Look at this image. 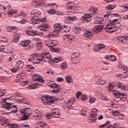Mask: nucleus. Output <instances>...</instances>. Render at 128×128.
I'll list each match as a JSON object with an SVG mask.
<instances>
[{
  "instance_id": "35",
  "label": "nucleus",
  "mask_w": 128,
  "mask_h": 128,
  "mask_svg": "<svg viewBox=\"0 0 128 128\" xmlns=\"http://www.w3.org/2000/svg\"><path fill=\"white\" fill-rule=\"evenodd\" d=\"M9 10L8 11V14L10 16H12L14 14H16V11L14 10L12 8H9Z\"/></svg>"
},
{
  "instance_id": "41",
  "label": "nucleus",
  "mask_w": 128,
  "mask_h": 128,
  "mask_svg": "<svg viewBox=\"0 0 128 128\" xmlns=\"http://www.w3.org/2000/svg\"><path fill=\"white\" fill-rule=\"evenodd\" d=\"M70 6L68 7L69 10H74V8H76V6L74 5V4L72 3V2H69Z\"/></svg>"
},
{
  "instance_id": "16",
  "label": "nucleus",
  "mask_w": 128,
  "mask_h": 128,
  "mask_svg": "<svg viewBox=\"0 0 128 128\" xmlns=\"http://www.w3.org/2000/svg\"><path fill=\"white\" fill-rule=\"evenodd\" d=\"M46 20V18H34L32 20V24H38L40 22H44Z\"/></svg>"
},
{
  "instance_id": "62",
  "label": "nucleus",
  "mask_w": 128,
  "mask_h": 128,
  "mask_svg": "<svg viewBox=\"0 0 128 128\" xmlns=\"http://www.w3.org/2000/svg\"><path fill=\"white\" fill-rule=\"evenodd\" d=\"M41 12L40 10L35 9V14H40Z\"/></svg>"
},
{
  "instance_id": "26",
  "label": "nucleus",
  "mask_w": 128,
  "mask_h": 128,
  "mask_svg": "<svg viewBox=\"0 0 128 128\" xmlns=\"http://www.w3.org/2000/svg\"><path fill=\"white\" fill-rule=\"evenodd\" d=\"M76 16H68L66 18V20H65V22H66L67 24H69V22H70L72 20H76Z\"/></svg>"
},
{
  "instance_id": "56",
  "label": "nucleus",
  "mask_w": 128,
  "mask_h": 128,
  "mask_svg": "<svg viewBox=\"0 0 128 128\" xmlns=\"http://www.w3.org/2000/svg\"><path fill=\"white\" fill-rule=\"evenodd\" d=\"M110 59L112 62H114V60H116V56H110Z\"/></svg>"
},
{
  "instance_id": "25",
  "label": "nucleus",
  "mask_w": 128,
  "mask_h": 128,
  "mask_svg": "<svg viewBox=\"0 0 128 128\" xmlns=\"http://www.w3.org/2000/svg\"><path fill=\"white\" fill-rule=\"evenodd\" d=\"M128 40V36H120L118 38V40L119 42H126V41Z\"/></svg>"
},
{
  "instance_id": "45",
  "label": "nucleus",
  "mask_w": 128,
  "mask_h": 128,
  "mask_svg": "<svg viewBox=\"0 0 128 128\" xmlns=\"http://www.w3.org/2000/svg\"><path fill=\"white\" fill-rule=\"evenodd\" d=\"M52 111L50 113H48L46 114V117L47 118L48 120L52 118Z\"/></svg>"
},
{
  "instance_id": "13",
  "label": "nucleus",
  "mask_w": 128,
  "mask_h": 128,
  "mask_svg": "<svg viewBox=\"0 0 128 128\" xmlns=\"http://www.w3.org/2000/svg\"><path fill=\"white\" fill-rule=\"evenodd\" d=\"M98 109H92L91 110L90 116L92 118V120H98Z\"/></svg>"
},
{
  "instance_id": "33",
  "label": "nucleus",
  "mask_w": 128,
  "mask_h": 128,
  "mask_svg": "<svg viewBox=\"0 0 128 128\" xmlns=\"http://www.w3.org/2000/svg\"><path fill=\"white\" fill-rule=\"evenodd\" d=\"M52 116L53 118H58V116H60V114L58 112H56V110H52Z\"/></svg>"
},
{
  "instance_id": "1",
  "label": "nucleus",
  "mask_w": 128,
  "mask_h": 128,
  "mask_svg": "<svg viewBox=\"0 0 128 128\" xmlns=\"http://www.w3.org/2000/svg\"><path fill=\"white\" fill-rule=\"evenodd\" d=\"M28 62H30L31 64H33L36 66L40 62H48L50 64H52L54 62L58 63L60 62H62V58H55L54 60L52 59V56L50 53H42V54H38L36 53L32 55L28 59Z\"/></svg>"
},
{
  "instance_id": "19",
  "label": "nucleus",
  "mask_w": 128,
  "mask_h": 128,
  "mask_svg": "<svg viewBox=\"0 0 128 128\" xmlns=\"http://www.w3.org/2000/svg\"><path fill=\"white\" fill-rule=\"evenodd\" d=\"M33 116H34L36 118H37V120H40L42 118V114L40 112L36 110L32 112Z\"/></svg>"
},
{
  "instance_id": "64",
  "label": "nucleus",
  "mask_w": 128,
  "mask_h": 128,
  "mask_svg": "<svg viewBox=\"0 0 128 128\" xmlns=\"http://www.w3.org/2000/svg\"><path fill=\"white\" fill-rule=\"evenodd\" d=\"M122 20H128V15H126L122 17Z\"/></svg>"
},
{
  "instance_id": "44",
  "label": "nucleus",
  "mask_w": 128,
  "mask_h": 128,
  "mask_svg": "<svg viewBox=\"0 0 128 128\" xmlns=\"http://www.w3.org/2000/svg\"><path fill=\"white\" fill-rule=\"evenodd\" d=\"M81 98L82 102H86L88 100V96L84 94L81 96Z\"/></svg>"
},
{
  "instance_id": "14",
  "label": "nucleus",
  "mask_w": 128,
  "mask_h": 128,
  "mask_svg": "<svg viewBox=\"0 0 128 128\" xmlns=\"http://www.w3.org/2000/svg\"><path fill=\"white\" fill-rule=\"evenodd\" d=\"M81 20H84V22H90L92 20V15L90 14H85L81 18Z\"/></svg>"
},
{
  "instance_id": "8",
  "label": "nucleus",
  "mask_w": 128,
  "mask_h": 128,
  "mask_svg": "<svg viewBox=\"0 0 128 128\" xmlns=\"http://www.w3.org/2000/svg\"><path fill=\"white\" fill-rule=\"evenodd\" d=\"M71 60L72 64H74L80 63V53L76 52L72 54L71 56Z\"/></svg>"
},
{
  "instance_id": "24",
  "label": "nucleus",
  "mask_w": 128,
  "mask_h": 128,
  "mask_svg": "<svg viewBox=\"0 0 128 128\" xmlns=\"http://www.w3.org/2000/svg\"><path fill=\"white\" fill-rule=\"evenodd\" d=\"M70 30V27L68 26H62L61 32H68Z\"/></svg>"
},
{
  "instance_id": "36",
  "label": "nucleus",
  "mask_w": 128,
  "mask_h": 128,
  "mask_svg": "<svg viewBox=\"0 0 128 128\" xmlns=\"http://www.w3.org/2000/svg\"><path fill=\"white\" fill-rule=\"evenodd\" d=\"M60 68L64 70H66V68H68V64L66 62H63L60 64Z\"/></svg>"
},
{
  "instance_id": "7",
  "label": "nucleus",
  "mask_w": 128,
  "mask_h": 128,
  "mask_svg": "<svg viewBox=\"0 0 128 128\" xmlns=\"http://www.w3.org/2000/svg\"><path fill=\"white\" fill-rule=\"evenodd\" d=\"M52 96L46 95L42 96L40 98V100L42 102H43L44 104H52V102H54V100L52 98Z\"/></svg>"
},
{
  "instance_id": "10",
  "label": "nucleus",
  "mask_w": 128,
  "mask_h": 128,
  "mask_svg": "<svg viewBox=\"0 0 128 128\" xmlns=\"http://www.w3.org/2000/svg\"><path fill=\"white\" fill-rule=\"evenodd\" d=\"M26 36H42L44 32H38L36 30H26Z\"/></svg>"
},
{
  "instance_id": "34",
  "label": "nucleus",
  "mask_w": 128,
  "mask_h": 128,
  "mask_svg": "<svg viewBox=\"0 0 128 128\" xmlns=\"http://www.w3.org/2000/svg\"><path fill=\"white\" fill-rule=\"evenodd\" d=\"M65 78L67 84H72V78L70 76H66Z\"/></svg>"
},
{
  "instance_id": "6",
  "label": "nucleus",
  "mask_w": 128,
  "mask_h": 128,
  "mask_svg": "<svg viewBox=\"0 0 128 128\" xmlns=\"http://www.w3.org/2000/svg\"><path fill=\"white\" fill-rule=\"evenodd\" d=\"M19 112L22 116L20 118L21 120H26L28 118V116L32 114L30 109L28 108L20 110Z\"/></svg>"
},
{
  "instance_id": "38",
  "label": "nucleus",
  "mask_w": 128,
  "mask_h": 128,
  "mask_svg": "<svg viewBox=\"0 0 128 128\" xmlns=\"http://www.w3.org/2000/svg\"><path fill=\"white\" fill-rule=\"evenodd\" d=\"M116 86L120 90H126V86H124V84H122L120 82H119L118 84H117Z\"/></svg>"
},
{
  "instance_id": "48",
  "label": "nucleus",
  "mask_w": 128,
  "mask_h": 128,
  "mask_svg": "<svg viewBox=\"0 0 128 128\" xmlns=\"http://www.w3.org/2000/svg\"><path fill=\"white\" fill-rule=\"evenodd\" d=\"M108 88L109 92H112L114 86H112V84H109V85L108 86Z\"/></svg>"
},
{
  "instance_id": "52",
  "label": "nucleus",
  "mask_w": 128,
  "mask_h": 128,
  "mask_svg": "<svg viewBox=\"0 0 128 128\" xmlns=\"http://www.w3.org/2000/svg\"><path fill=\"white\" fill-rule=\"evenodd\" d=\"M52 92L53 94H57L58 92H60V87L55 88V90H52Z\"/></svg>"
},
{
  "instance_id": "23",
  "label": "nucleus",
  "mask_w": 128,
  "mask_h": 128,
  "mask_svg": "<svg viewBox=\"0 0 128 128\" xmlns=\"http://www.w3.org/2000/svg\"><path fill=\"white\" fill-rule=\"evenodd\" d=\"M18 104H22L24 106H28V101L26 98H24L22 100H18Z\"/></svg>"
},
{
  "instance_id": "42",
  "label": "nucleus",
  "mask_w": 128,
  "mask_h": 128,
  "mask_svg": "<svg viewBox=\"0 0 128 128\" xmlns=\"http://www.w3.org/2000/svg\"><path fill=\"white\" fill-rule=\"evenodd\" d=\"M50 88H54V89L60 88L58 86V85L56 83H54V84H50Z\"/></svg>"
},
{
  "instance_id": "11",
  "label": "nucleus",
  "mask_w": 128,
  "mask_h": 128,
  "mask_svg": "<svg viewBox=\"0 0 128 128\" xmlns=\"http://www.w3.org/2000/svg\"><path fill=\"white\" fill-rule=\"evenodd\" d=\"M114 94L115 95L116 98H120V100H122V102H124L126 100V98L128 96L126 93H120L118 92H116V93L114 92Z\"/></svg>"
},
{
  "instance_id": "32",
  "label": "nucleus",
  "mask_w": 128,
  "mask_h": 128,
  "mask_svg": "<svg viewBox=\"0 0 128 128\" xmlns=\"http://www.w3.org/2000/svg\"><path fill=\"white\" fill-rule=\"evenodd\" d=\"M84 32V30L81 28H78L75 32V34H82Z\"/></svg>"
},
{
  "instance_id": "18",
  "label": "nucleus",
  "mask_w": 128,
  "mask_h": 128,
  "mask_svg": "<svg viewBox=\"0 0 128 128\" xmlns=\"http://www.w3.org/2000/svg\"><path fill=\"white\" fill-rule=\"evenodd\" d=\"M38 28L40 30H43L44 32H46V30H48V26L46 24H42L38 26Z\"/></svg>"
},
{
  "instance_id": "49",
  "label": "nucleus",
  "mask_w": 128,
  "mask_h": 128,
  "mask_svg": "<svg viewBox=\"0 0 128 128\" xmlns=\"http://www.w3.org/2000/svg\"><path fill=\"white\" fill-rule=\"evenodd\" d=\"M6 94V91H4V90H0V96H4Z\"/></svg>"
},
{
  "instance_id": "57",
  "label": "nucleus",
  "mask_w": 128,
  "mask_h": 128,
  "mask_svg": "<svg viewBox=\"0 0 128 128\" xmlns=\"http://www.w3.org/2000/svg\"><path fill=\"white\" fill-rule=\"evenodd\" d=\"M56 81L59 82H64V78L62 77H58L56 78Z\"/></svg>"
},
{
  "instance_id": "47",
  "label": "nucleus",
  "mask_w": 128,
  "mask_h": 128,
  "mask_svg": "<svg viewBox=\"0 0 128 128\" xmlns=\"http://www.w3.org/2000/svg\"><path fill=\"white\" fill-rule=\"evenodd\" d=\"M104 44H99L97 47L98 50H104Z\"/></svg>"
},
{
  "instance_id": "15",
  "label": "nucleus",
  "mask_w": 128,
  "mask_h": 128,
  "mask_svg": "<svg viewBox=\"0 0 128 128\" xmlns=\"http://www.w3.org/2000/svg\"><path fill=\"white\" fill-rule=\"evenodd\" d=\"M94 36V34L92 32L88 30H84V36L88 40V38H92V36Z\"/></svg>"
},
{
  "instance_id": "63",
  "label": "nucleus",
  "mask_w": 128,
  "mask_h": 128,
  "mask_svg": "<svg viewBox=\"0 0 128 128\" xmlns=\"http://www.w3.org/2000/svg\"><path fill=\"white\" fill-rule=\"evenodd\" d=\"M122 8H124V10H124V12H128V6H122Z\"/></svg>"
},
{
  "instance_id": "39",
  "label": "nucleus",
  "mask_w": 128,
  "mask_h": 128,
  "mask_svg": "<svg viewBox=\"0 0 128 128\" xmlns=\"http://www.w3.org/2000/svg\"><path fill=\"white\" fill-rule=\"evenodd\" d=\"M116 8V5H108L106 7V8L107 10H112Z\"/></svg>"
},
{
  "instance_id": "28",
  "label": "nucleus",
  "mask_w": 128,
  "mask_h": 128,
  "mask_svg": "<svg viewBox=\"0 0 128 128\" xmlns=\"http://www.w3.org/2000/svg\"><path fill=\"white\" fill-rule=\"evenodd\" d=\"M20 36L18 34H16L13 37V42H18L20 40Z\"/></svg>"
},
{
  "instance_id": "55",
  "label": "nucleus",
  "mask_w": 128,
  "mask_h": 128,
  "mask_svg": "<svg viewBox=\"0 0 128 128\" xmlns=\"http://www.w3.org/2000/svg\"><path fill=\"white\" fill-rule=\"evenodd\" d=\"M81 115L82 116H86V110H81Z\"/></svg>"
},
{
  "instance_id": "31",
  "label": "nucleus",
  "mask_w": 128,
  "mask_h": 128,
  "mask_svg": "<svg viewBox=\"0 0 128 128\" xmlns=\"http://www.w3.org/2000/svg\"><path fill=\"white\" fill-rule=\"evenodd\" d=\"M106 83V80L98 78L96 84H104Z\"/></svg>"
},
{
  "instance_id": "30",
  "label": "nucleus",
  "mask_w": 128,
  "mask_h": 128,
  "mask_svg": "<svg viewBox=\"0 0 128 128\" xmlns=\"http://www.w3.org/2000/svg\"><path fill=\"white\" fill-rule=\"evenodd\" d=\"M2 4H3L2 9L4 10H10V8H8V6H10V4L8 2H2Z\"/></svg>"
},
{
  "instance_id": "58",
  "label": "nucleus",
  "mask_w": 128,
  "mask_h": 128,
  "mask_svg": "<svg viewBox=\"0 0 128 128\" xmlns=\"http://www.w3.org/2000/svg\"><path fill=\"white\" fill-rule=\"evenodd\" d=\"M74 36H72V35H70L68 37V40H74Z\"/></svg>"
},
{
  "instance_id": "4",
  "label": "nucleus",
  "mask_w": 128,
  "mask_h": 128,
  "mask_svg": "<svg viewBox=\"0 0 128 128\" xmlns=\"http://www.w3.org/2000/svg\"><path fill=\"white\" fill-rule=\"evenodd\" d=\"M38 82H42L44 84V78L42 76H40V75H34L32 79V84L31 86L32 88H38L40 86Z\"/></svg>"
},
{
  "instance_id": "2",
  "label": "nucleus",
  "mask_w": 128,
  "mask_h": 128,
  "mask_svg": "<svg viewBox=\"0 0 128 128\" xmlns=\"http://www.w3.org/2000/svg\"><path fill=\"white\" fill-rule=\"evenodd\" d=\"M8 100V99L5 98L3 100V104H4V106L3 108H5L6 110H11V112H10V114H16V112H18V107H16V105L12 106L14 104V103L12 102H6Z\"/></svg>"
},
{
  "instance_id": "27",
  "label": "nucleus",
  "mask_w": 128,
  "mask_h": 128,
  "mask_svg": "<svg viewBox=\"0 0 128 128\" xmlns=\"http://www.w3.org/2000/svg\"><path fill=\"white\" fill-rule=\"evenodd\" d=\"M25 70H26V72H30L32 70H34V66L30 64H28L26 66L25 68Z\"/></svg>"
},
{
  "instance_id": "3",
  "label": "nucleus",
  "mask_w": 128,
  "mask_h": 128,
  "mask_svg": "<svg viewBox=\"0 0 128 128\" xmlns=\"http://www.w3.org/2000/svg\"><path fill=\"white\" fill-rule=\"evenodd\" d=\"M112 24H106L105 27V30L107 32H114L116 30H118V26L115 24H118V19H114L113 20H110Z\"/></svg>"
},
{
  "instance_id": "40",
  "label": "nucleus",
  "mask_w": 128,
  "mask_h": 128,
  "mask_svg": "<svg viewBox=\"0 0 128 128\" xmlns=\"http://www.w3.org/2000/svg\"><path fill=\"white\" fill-rule=\"evenodd\" d=\"M102 22H103L102 19H100V18H98L96 20H95L94 22V23L96 24H102Z\"/></svg>"
},
{
  "instance_id": "50",
  "label": "nucleus",
  "mask_w": 128,
  "mask_h": 128,
  "mask_svg": "<svg viewBox=\"0 0 128 128\" xmlns=\"http://www.w3.org/2000/svg\"><path fill=\"white\" fill-rule=\"evenodd\" d=\"M124 74H126L127 76H128V68H125L124 67L122 70Z\"/></svg>"
},
{
  "instance_id": "61",
  "label": "nucleus",
  "mask_w": 128,
  "mask_h": 128,
  "mask_svg": "<svg viewBox=\"0 0 128 128\" xmlns=\"http://www.w3.org/2000/svg\"><path fill=\"white\" fill-rule=\"evenodd\" d=\"M80 94H82V92H78L76 93V96L77 98H80Z\"/></svg>"
},
{
  "instance_id": "60",
  "label": "nucleus",
  "mask_w": 128,
  "mask_h": 128,
  "mask_svg": "<svg viewBox=\"0 0 128 128\" xmlns=\"http://www.w3.org/2000/svg\"><path fill=\"white\" fill-rule=\"evenodd\" d=\"M11 128H18V126L16 124H10Z\"/></svg>"
},
{
  "instance_id": "37",
  "label": "nucleus",
  "mask_w": 128,
  "mask_h": 128,
  "mask_svg": "<svg viewBox=\"0 0 128 128\" xmlns=\"http://www.w3.org/2000/svg\"><path fill=\"white\" fill-rule=\"evenodd\" d=\"M74 104V100H69L66 102L68 106H72Z\"/></svg>"
},
{
  "instance_id": "59",
  "label": "nucleus",
  "mask_w": 128,
  "mask_h": 128,
  "mask_svg": "<svg viewBox=\"0 0 128 128\" xmlns=\"http://www.w3.org/2000/svg\"><path fill=\"white\" fill-rule=\"evenodd\" d=\"M22 126L24 128H30V126H29V125L26 124H22Z\"/></svg>"
},
{
  "instance_id": "29",
  "label": "nucleus",
  "mask_w": 128,
  "mask_h": 128,
  "mask_svg": "<svg viewBox=\"0 0 128 128\" xmlns=\"http://www.w3.org/2000/svg\"><path fill=\"white\" fill-rule=\"evenodd\" d=\"M16 66L18 67V68H22V66H24V62L20 60H18L16 62Z\"/></svg>"
},
{
  "instance_id": "20",
  "label": "nucleus",
  "mask_w": 128,
  "mask_h": 128,
  "mask_svg": "<svg viewBox=\"0 0 128 128\" xmlns=\"http://www.w3.org/2000/svg\"><path fill=\"white\" fill-rule=\"evenodd\" d=\"M30 42L28 40H22L20 42V46L22 48H26L30 46Z\"/></svg>"
},
{
  "instance_id": "17",
  "label": "nucleus",
  "mask_w": 128,
  "mask_h": 128,
  "mask_svg": "<svg viewBox=\"0 0 128 128\" xmlns=\"http://www.w3.org/2000/svg\"><path fill=\"white\" fill-rule=\"evenodd\" d=\"M103 28H104V26H102L98 25L93 28L92 31L98 34V32H102Z\"/></svg>"
},
{
  "instance_id": "51",
  "label": "nucleus",
  "mask_w": 128,
  "mask_h": 128,
  "mask_svg": "<svg viewBox=\"0 0 128 128\" xmlns=\"http://www.w3.org/2000/svg\"><path fill=\"white\" fill-rule=\"evenodd\" d=\"M44 122H40L38 123V126H40V128H44Z\"/></svg>"
},
{
  "instance_id": "43",
  "label": "nucleus",
  "mask_w": 128,
  "mask_h": 128,
  "mask_svg": "<svg viewBox=\"0 0 128 128\" xmlns=\"http://www.w3.org/2000/svg\"><path fill=\"white\" fill-rule=\"evenodd\" d=\"M56 10L54 9H50L48 12V14H54L56 12Z\"/></svg>"
},
{
  "instance_id": "9",
  "label": "nucleus",
  "mask_w": 128,
  "mask_h": 128,
  "mask_svg": "<svg viewBox=\"0 0 128 128\" xmlns=\"http://www.w3.org/2000/svg\"><path fill=\"white\" fill-rule=\"evenodd\" d=\"M26 16V14L24 13H22L19 16H15V21L20 24H26V21L24 20V18Z\"/></svg>"
},
{
  "instance_id": "22",
  "label": "nucleus",
  "mask_w": 128,
  "mask_h": 128,
  "mask_svg": "<svg viewBox=\"0 0 128 128\" xmlns=\"http://www.w3.org/2000/svg\"><path fill=\"white\" fill-rule=\"evenodd\" d=\"M40 0H36L35 1H33L32 4H35V6H44V3Z\"/></svg>"
},
{
  "instance_id": "53",
  "label": "nucleus",
  "mask_w": 128,
  "mask_h": 128,
  "mask_svg": "<svg viewBox=\"0 0 128 128\" xmlns=\"http://www.w3.org/2000/svg\"><path fill=\"white\" fill-rule=\"evenodd\" d=\"M0 42H2V40H0ZM4 45L0 46V52H2L3 50H4Z\"/></svg>"
},
{
  "instance_id": "12",
  "label": "nucleus",
  "mask_w": 128,
  "mask_h": 128,
  "mask_svg": "<svg viewBox=\"0 0 128 128\" xmlns=\"http://www.w3.org/2000/svg\"><path fill=\"white\" fill-rule=\"evenodd\" d=\"M110 112L111 114L114 116H118L119 120H122V118H124V114H120L118 110H114L112 109H110Z\"/></svg>"
},
{
  "instance_id": "5",
  "label": "nucleus",
  "mask_w": 128,
  "mask_h": 128,
  "mask_svg": "<svg viewBox=\"0 0 128 128\" xmlns=\"http://www.w3.org/2000/svg\"><path fill=\"white\" fill-rule=\"evenodd\" d=\"M58 44V42L56 40H47L46 42V46L50 48V50H51L52 52H58V50H56V48H54V46H56Z\"/></svg>"
},
{
  "instance_id": "46",
  "label": "nucleus",
  "mask_w": 128,
  "mask_h": 128,
  "mask_svg": "<svg viewBox=\"0 0 128 128\" xmlns=\"http://www.w3.org/2000/svg\"><path fill=\"white\" fill-rule=\"evenodd\" d=\"M18 68L16 66V67H14L10 69L11 72H18Z\"/></svg>"
},
{
  "instance_id": "21",
  "label": "nucleus",
  "mask_w": 128,
  "mask_h": 128,
  "mask_svg": "<svg viewBox=\"0 0 128 128\" xmlns=\"http://www.w3.org/2000/svg\"><path fill=\"white\" fill-rule=\"evenodd\" d=\"M54 28H55L53 32H56V34H58V32H60V31H61L62 30V26H60V24H54Z\"/></svg>"
},
{
  "instance_id": "54",
  "label": "nucleus",
  "mask_w": 128,
  "mask_h": 128,
  "mask_svg": "<svg viewBox=\"0 0 128 128\" xmlns=\"http://www.w3.org/2000/svg\"><path fill=\"white\" fill-rule=\"evenodd\" d=\"M96 101V98H90V100H89V102L90 104H94V102Z\"/></svg>"
}]
</instances>
